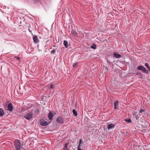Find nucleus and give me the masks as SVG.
I'll return each instance as SVG.
<instances>
[{
  "label": "nucleus",
  "instance_id": "nucleus-1",
  "mask_svg": "<svg viewBox=\"0 0 150 150\" xmlns=\"http://www.w3.org/2000/svg\"><path fill=\"white\" fill-rule=\"evenodd\" d=\"M14 144V146L16 150H23V145L21 143L19 140L18 139L15 140Z\"/></svg>",
  "mask_w": 150,
  "mask_h": 150
},
{
  "label": "nucleus",
  "instance_id": "nucleus-2",
  "mask_svg": "<svg viewBox=\"0 0 150 150\" xmlns=\"http://www.w3.org/2000/svg\"><path fill=\"white\" fill-rule=\"evenodd\" d=\"M137 69L139 70L142 71V72L145 73L146 74L148 73V71L146 69V68L142 66H138L137 68Z\"/></svg>",
  "mask_w": 150,
  "mask_h": 150
},
{
  "label": "nucleus",
  "instance_id": "nucleus-3",
  "mask_svg": "<svg viewBox=\"0 0 150 150\" xmlns=\"http://www.w3.org/2000/svg\"><path fill=\"white\" fill-rule=\"evenodd\" d=\"M33 117V114L32 112L27 113L24 116V117L27 120H29L32 118Z\"/></svg>",
  "mask_w": 150,
  "mask_h": 150
},
{
  "label": "nucleus",
  "instance_id": "nucleus-4",
  "mask_svg": "<svg viewBox=\"0 0 150 150\" xmlns=\"http://www.w3.org/2000/svg\"><path fill=\"white\" fill-rule=\"evenodd\" d=\"M40 124L42 126H46L49 124L48 122L45 120H40Z\"/></svg>",
  "mask_w": 150,
  "mask_h": 150
},
{
  "label": "nucleus",
  "instance_id": "nucleus-5",
  "mask_svg": "<svg viewBox=\"0 0 150 150\" xmlns=\"http://www.w3.org/2000/svg\"><path fill=\"white\" fill-rule=\"evenodd\" d=\"M119 101L118 100L116 101L114 103V110L118 109Z\"/></svg>",
  "mask_w": 150,
  "mask_h": 150
},
{
  "label": "nucleus",
  "instance_id": "nucleus-6",
  "mask_svg": "<svg viewBox=\"0 0 150 150\" xmlns=\"http://www.w3.org/2000/svg\"><path fill=\"white\" fill-rule=\"evenodd\" d=\"M57 121L59 123H63L64 120L62 117H59L57 119Z\"/></svg>",
  "mask_w": 150,
  "mask_h": 150
},
{
  "label": "nucleus",
  "instance_id": "nucleus-7",
  "mask_svg": "<svg viewBox=\"0 0 150 150\" xmlns=\"http://www.w3.org/2000/svg\"><path fill=\"white\" fill-rule=\"evenodd\" d=\"M7 108L9 111L11 112L13 110V105L11 103H10L8 104Z\"/></svg>",
  "mask_w": 150,
  "mask_h": 150
},
{
  "label": "nucleus",
  "instance_id": "nucleus-8",
  "mask_svg": "<svg viewBox=\"0 0 150 150\" xmlns=\"http://www.w3.org/2000/svg\"><path fill=\"white\" fill-rule=\"evenodd\" d=\"M115 125L112 123H111L108 125L107 128L108 129H114L115 127Z\"/></svg>",
  "mask_w": 150,
  "mask_h": 150
},
{
  "label": "nucleus",
  "instance_id": "nucleus-9",
  "mask_svg": "<svg viewBox=\"0 0 150 150\" xmlns=\"http://www.w3.org/2000/svg\"><path fill=\"white\" fill-rule=\"evenodd\" d=\"M113 55L116 58L119 59L121 57V56L117 54L116 52H114L113 53Z\"/></svg>",
  "mask_w": 150,
  "mask_h": 150
},
{
  "label": "nucleus",
  "instance_id": "nucleus-10",
  "mask_svg": "<svg viewBox=\"0 0 150 150\" xmlns=\"http://www.w3.org/2000/svg\"><path fill=\"white\" fill-rule=\"evenodd\" d=\"M48 116L49 120H52V117L53 116V115L52 112H50L48 114Z\"/></svg>",
  "mask_w": 150,
  "mask_h": 150
},
{
  "label": "nucleus",
  "instance_id": "nucleus-11",
  "mask_svg": "<svg viewBox=\"0 0 150 150\" xmlns=\"http://www.w3.org/2000/svg\"><path fill=\"white\" fill-rule=\"evenodd\" d=\"M33 39L34 42L37 43L38 42V40L36 36H34L33 38Z\"/></svg>",
  "mask_w": 150,
  "mask_h": 150
},
{
  "label": "nucleus",
  "instance_id": "nucleus-12",
  "mask_svg": "<svg viewBox=\"0 0 150 150\" xmlns=\"http://www.w3.org/2000/svg\"><path fill=\"white\" fill-rule=\"evenodd\" d=\"M63 45L66 48H67L68 47V42L66 40H64L63 42Z\"/></svg>",
  "mask_w": 150,
  "mask_h": 150
},
{
  "label": "nucleus",
  "instance_id": "nucleus-13",
  "mask_svg": "<svg viewBox=\"0 0 150 150\" xmlns=\"http://www.w3.org/2000/svg\"><path fill=\"white\" fill-rule=\"evenodd\" d=\"M4 112L2 108H0V116L2 117L4 115Z\"/></svg>",
  "mask_w": 150,
  "mask_h": 150
},
{
  "label": "nucleus",
  "instance_id": "nucleus-14",
  "mask_svg": "<svg viewBox=\"0 0 150 150\" xmlns=\"http://www.w3.org/2000/svg\"><path fill=\"white\" fill-rule=\"evenodd\" d=\"M83 144V142L81 139H80L79 141V144L78 146V147H81V144Z\"/></svg>",
  "mask_w": 150,
  "mask_h": 150
},
{
  "label": "nucleus",
  "instance_id": "nucleus-15",
  "mask_svg": "<svg viewBox=\"0 0 150 150\" xmlns=\"http://www.w3.org/2000/svg\"><path fill=\"white\" fill-rule=\"evenodd\" d=\"M125 120L129 123H131L132 122V121L130 119H126Z\"/></svg>",
  "mask_w": 150,
  "mask_h": 150
},
{
  "label": "nucleus",
  "instance_id": "nucleus-16",
  "mask_svg": "<svg viewBox=\"0 0 150 150\" xmlns=\"http://www.w3.org/2000/svg\"><path fill=\"white\" fill-rule=\"evenodd\" d=\"M96 45L94 44L93 43V45L91 47V48L93 49H96Z\"/></svg>",
  "mask_w": 150,
  "mask_h": 150
},
{
  "label": "nucleus",
  "instance_id": "nucleus-17",
  "mask_svg": "<svg viewBox=\"0 0 150 150\" xmlns=\"http://www.w3.org/2000/svg\"><path fill=\"white\" fill-rule=\"evenodd\" d=\"M72 112L74 115L75 116H76L77 115V113L76 111L74 110H72Z\"/></svg>",
  "mask_w": 150,
  "mask_h": 150
},
{
  "label": "nucleus",
  "instance_id": "nucleus-18",
  "mask_svg": "<svg viewBox=\"0 0 150 150\" xmlns=\"http://www.w3.org/2000/svg\"><path fill=\"white\" fill-rule=\"evenodd\" d=\"M50 88L51 89H53L54 88V86L53 84H51L50 85Z\"/></svg>",
  "mask_w": 150,
  "mask_h": 150
},
{
  "label": "nucleus",
  "instance_id": "nucleus-19",
  "mask_svg": "<svg viewBox=\"0 0 150 150\" xmlns=\"http://www.w3.org/2000/svg\"><path fill=\"white\" fill-rule=\"evenodd\" d=\"M78 64V63H77V62H76L75 63H74L73 65V66L74 67H76L77 66V65Z\"/></svg>",
  "mask_w": 150,
  "mask_h": 150
},
{
  "label": "nucleus",
  "instance_id": "nucleus-20",
  "mask_svg": "<svg viewBox=\"0 0 150 150\" xmlns=\"http://www.w3.org/2000/svg\"><path fill=\"white\" fill-rule=\"evenodd\" d=\"M139 112L140 113H141L143 112H145V111L144 110L141 109L140 110Z\"/></svg>",
  "mask_w": 150,
  "mask_h": 150
},
{
  "label": "nucleus",
  "instance_id": "nucleus-21",
  "mask_svg": "<svg viewBox=\"0 0 150 150\" xmlns=\"http://www.w3.org/2000/svg\"><path fill=\"white\" fill-rule=\"evenodd\" d=\"M145 66L147 68L148 67H149V66L148 64L147 63H146L145 64Z\"/></svg>",
  "mask_w": 150,
  "mask_h": 150
},
{
  "label": "nucleus",
  "instance_id": "nucleus-22",
  "mask_svg": "<svg viewBox=\"0 0 150 150\" xmlns=\"http://www.w3.org/2000/svg\"><path fill=\"white\" fill-rule=\"evenodd\" d=\"M104 69H105V70H106V71H108V67H107V66H105L104 67Z\"/></svg>",
  "mask_w": 150,
  "mask_h": 150
},
{
  "label": "nucleus",
  "instance_id": "nucleus-23",
  "mask_svg": "<svg viewBox=\"0 0 150 150\" xmlns=\"http://www.w3.org/2000/svg\"><path fill=\"white\" fill-rule=\"evenodd\" d=\"M55 52V50H53L51 51V53L52 54L54 53Z\"/></svg>",
  "mask_w": 150,
  "mask_h": 150
},
{
  "label": "nucleus",
  "instance_id": "nucleus-24",
  "mask_svg": "<svg viewBox=\"0 0 150 150\" xmlns=\"http://www.w3.org/2000/svg\"><path fill=\"white\" fill-rule=\"evenodd\" d=\"M67 144H65V146H64V149H66L67 148Z\"/></svg>",
  "mask_w": 150,
  "mask_h": 150
},
{
  "label": "nucleus",
  "instance_id": "nucleus-25",
  "mask_svg": "<svg viewBox=\"0 0 150 150\" xmlns=\"http://www.w3.org/2000/svg\"><path fill=\"white\" fill-rule=\"evenodd\" d=\"M14 58H15L16 59H18L19 60V59H20V58H19V57H18L15 56V57H14Z\"/></svg>",
  "mask_w": 150,
  "mask_h": 150
},
{
  "label": "nucleus",
  "instance_id": "nucleus-26",
  "mask_svg": "<svg viewBox=\"0 0 150 150\" xmlns=\"http://www.w3.org/2000/svg\"><path fill=\"white\" fill-rule=\"evenodd\" d=\"M107 62L109 64H110L111 62H111L110 60H108V59H107Z\"/></svg>",
  "mask_w": 150,
  "mask_h": 150
},
{
  "label": "nucleus",
  "instance_id": "nucleus-27",
  "mask_svg": "<svg viewBox=\"0 0 150 150\" xmlns=\"http://www.w3.org/2000/svg\"><path fill=\"white\" fill-rule=\"evenodd\" d=\"M81 147H78V150H82L80 148Z\"/></svg>",
  "mask_w": 150,
  "mask_h": 150
},
{
  "label": "nucleus",
  "instance_id": "nucleus-28",
  "mask_svg": "<svg viewBox=\"0 0 150 150\" xmlns=\"http://www.w3.org/2000/svg\"><path fill=\"white\" fill-rule=\"evenodd\" d=\"M147 69H148V70L150 71V67H148Z\"/></svg>",
  "mask_w": 150,
  "mask_h": 150
},
{
  "label": "nucleus",
  "instance_id": "nucleus-29",
  "mask_svg": "<svg viewBox=\"0 0 150 150\" xmlns=\"http://www.w3.org/2000/svg\"><path fill=\"white\" fill-rule=\"evenodd\" d=\"M138 117V116H137V115H136L135 116V117H136V119H137V120Z\"/></svg>",
  "mask_w": 150,
  "mask_h": 150
},
{
  "label": "nucleus",
  "instance_id": "nucleus-30",
  "mask_svg": "<svg viewBox=\"0 0 150 150\" xmlns=\"http://www.w3.org/2000/svg\"><path fill=\"white\" fill-rule=\"evenodd\" d=\"M28 30L29 31V32L30 33H31L32 32V31L31 30H30V29L29 28V29H28Z\"/></svg>",
  "mask_w": 150,
  "mask_h": 150
}]
</instances>
